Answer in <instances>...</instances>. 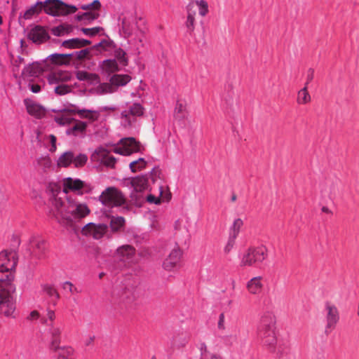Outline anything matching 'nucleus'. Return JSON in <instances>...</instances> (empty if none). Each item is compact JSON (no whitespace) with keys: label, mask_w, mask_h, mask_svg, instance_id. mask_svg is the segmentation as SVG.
Segmentation results:
<instances>
[{"label":"nucleus","mask_w":359,"mask_h":359,"mask_svg":"<svg viewBox=\"0 0 359 359\" xmlns=\"http://www.w3.org/2000/svg\"><path fill=\"white\" fill-rule=\"evenodd\" d=\"M43 290L46 294H47L50 297H55V299H58L60 298V295L55 288L50 285H43Z\"/></svg>","instance_id":"obj_47"},{"label":"nucleus","mask_w":359,"mask_h":359,"mask_svg":"<svg viewBox=\"0 0 359 359\" xmlns=\"http://www.w3.org/2000/svg\"><path fill=\"white\" fill-rule=\"evenodd\" d=\"M25 63V59L21 56H18L16 58H12L13 72L14 73L18 72L19 68L21 65Z\"/></svg>","instance_id":"obj_51"},{"label":"nucleus","mask_w":359,"mask_h":359,"mask_svg":"<svg viewBox=\"0 0 359 359\" xmlns=\"http://www.w3.org/2000/svg\"><path fill=\"white\" fill-rule=\"evenodd\" d=\"M62 46L68 48H81V39L79 38H73L71 39H68L64 41L62 43Z\"/></svg>","instance_id":"obj_44"},{"label":"nucleus","mask_w":359,"mask_h":359,"mask_svg":"<svg viewBox=\"0 0 359 359\" xmlns=\"http://www.w3.org/2000/svg\"><path fill=\"white\" fill-rule=\"evenodd\" d=\"M262 277L259 276L252 278L247 282L246 288L252 295L259 294L263 290Z\"/></svg>","instance_id":"obj_25"},{"label":"nucleus","mask_w":359,"mask_h":359,"mask_svg":"<svg viewBox=\"0 0 359 359\" xmlns=\"http://www.w3.org/2000/svg\"><path fill=\"white\" fill-rule=\"evenodd\" d=\"M189 341V337L186 333H179L172 338V344L175 348H182L187 346Z\"/></svg>","instance_id":"obj_31"},{"label":"nucleus","mask_w":359,"mask_h":359,"mask_svg":"<svg viewBox=\"0 0 359 359\" xmlns=\"http://www.w3.org/2000/svg\"><path fill=\"white\" fill-rule=\"evenodd\" d=\"M147 201L149 203L159 204L161 203V199L152 194H149L147 196Z\"/></svg>","instance_id":"obj_58"},{"label":"nucleus","mask_w":359,"mask_h":359,"mask_svg":"<svg viewBox=\"0 0 359 359\" xmlns=\"http://www.w3.org/2000/svg\"><path fill=\"white\" fill-rule=\"evenodd\" d=\"M28 39L36 44H41L50 39V36L45 27L36 25L30 29L27 34Z\"/></svg>","instance_id":"obj_18"},{"label":"nucleus","mask_w":359,"mask_h":359,"mask_svg":"<svg viewBox=\"0 0 359 359\" xmlns=\"http://www.w3.org/2000/svg\"><path fill=\"white\" fill-rule=\"evenodd\" d=\"M100 17L99 12L95 11H86L82 14H78L76 19L78 21H83L85 22H90L97 19Z\"/></svg>","instance_id":"obj_36"},{"label":"nucleus","mask_w":359,"mask_h":359,"mask_svg":"<svg viewBox=\"0 0 359 359\" xmlns=\"http://www.w3.org/2000/svg\"><path fill=\"white\" fill-rule=\"evenodd\" d=\"M196 12L197 8L195 7L194 2H190L186 6L187 16L184 27L187 33L191 36H194V31L197 25Z\"/></svg>","instance_id":"obj_13"},{"label":"nucleus","mask_w":359,"mask_h":359,"mask_svg":"<svg viewBox=\"0 0 359 359\" xmlns=\"http://www.w3.org/2000/svg\"><path fill=\"white\" fill-rule=\"evenodd\" d=\"M18 262L17 252L14 250H4L0 253V269L12 271Z\"/></svg>","instance_id":"obj_15"},{"label":"nucleus","mask_w":359,"mask_h":359,"mask_svg":"<svg viewBox=\"0 0 359 359\" xmlns=\"http://www.w3.org/2000/svg\"><path fill=\"white\" fill-rule=\"evenodd\" d=\"M95 153L100 156L101 163L109 168H114L116 162V158L108 154L103 148H99L95 150Z\"/></svg>","instance_id":"obj_30"},{"label":"nucleus","mask_w":359,"mask_h":359,"mask_svg":"<svg viewBox=\"0 0 359 359\" xmlns=\"http://www.w3.org/2000/svg\"><path fill=\"white\" fill-rule=\"evenodd\" d=\"M131 77L128 74H114L110 78L111 85L109 83H102L100 85V88L103 93H111L114 92L112 86H123L129 83Z\"/></svg>","instance_id":"obj_14"},{"label":"nucleus","mask_w":359,"mask_h":359,"mask_svg":"<svg viewBox=\"0 0 359 359\" xmlns=\"http://www.w3.org/2000/svg\"><path fill=\"white\" fill-rule=\"evenodd\" d=\"M34 248L38 250L39 254H42L46 250V242L41 238L33 239Z\"/></svg>","instance_id":"obj_46"},{"label":"nucleus","mask_w":359,"mask_h":359,"mask_svg":"<svg viewBox=\"0 0 359 359\" xmlns=\"http://www.w3.org/2000/svg\"><path fill=\"white\" fill-rule=\"evenodd\" d=\"M276 324L273 312L263 313L257 327V335L263 346L280 359L287 355L289 348L286 344L278 341Z\"/></svg>","instance_id":"obj_1"},{"label":"nucleus","mask_w":359,"mask_h":359,"mask_svg":"<svg viewBox=\"0 0 359 359\" xmlns=\"http://www.w3.org/2000/svg\"><path fill=\"white\" fill-rule=\"evenodd\" d=\"M125 224V219L123 217H113L110 222V226L113 231H119Z\"/></svg>","instance_id":"obj_39"},{"label":"nucleus","mask_w":359,"mask_h":359,"mask_svg":"<svg viewBox=\"0 0 359 359\" xmlns=\"http://www.w3.org/2000/svg\"><path fill=\"white\" fill-rule=\"evenodd\" d=\"M147 163L144 158H140L137 160L130 162L129 167L131 172H136L144 169L147 167Z\"/></svg>","instance_id":"obj_38"},{"label":"nucleus","mask_w":359,"mask_h":359,"mask_svg":"<svg viewBox=\"0 0 359 359\" xmlns=\"http://www.w3.org/2000/svg\"><path fill=\"white\" fill-rule=\"evenodd\" d=\"M222 339L226 346L236 348H242L247 342L246 335L241 333L225 335Z\"/></svg>","instance_id":"obj_19"},{"label":"nucleus","mask_w":359,"mask_h":359,"mask_svg":"<svg viewBox=\"0 0 359 359\" xmlns=\"http://www.w3.org/2000/svg\"><path fill=\"white\" fill-rule=\"evenodd\" d=\"M99 201L106 207L113 208L124 205L126 199L120 190L111 187L102 192L99 196Z\"/></svg>","instance_id":"obj_6"},{"label":"nucleus","mask_w":359,"mask_h":359,"mask_svg":"<svg viewBox=\"0 0 359 359\" xmlns=\"http://www.w3.org/2000/svg\"><path fill=\"white\" fill-rule=\"evenodd\" d=\"M62 288L65 290H67L71 294H78L81 292L80 289L75 287L71 282L66 281L63 283Z\"/></svg>","instance_id":"obj_49"},{"label":"nucleus","mask_w":359,"mask_h":359,"mask_svg":"<svg viewBox=\"0 0 359 359\" xmlns=\"http://www.w3.org/2000/svg\"><path fill=\"white\" fill-rule=\"evenodd\" d=\"M224 320H225L224 314L223 313H220V315L219 316V320H218V328L219 330H224L225 329Z\"/></svg>","instance_id":"obj_60"},{"label":"nucleus","mask_w":359,"mask_h":359,"mask_svg":"<svg viewBox=\"0 0 359 359\" xmlns=\"http://www.w3.org/2000/svg\"><path fill=\"white\" fill-rule=\"evenodd\" d=\"M103 29L100 27H95L93 28H82V32L87 36H93L97 34Z\"/></svg>","instance_id":"obj_53"},{"label":"nucleus","mask_w":359,"mask_h":359,"mask_svg":"<svg viewBox=\"0 0 359 359\" xmlns=\"http://www.w3.org/2000/svg\"><path fill=\"white\" fill-rule=\"evenodd\" d=\"M55 319V312L52 310H48L46 313V318L43 320V323H45L47 326L54 325Z\"/></svg>","instance_id":"obj_50"},{"label":"nucleus","mask_w":359,"mask_h":359,"mask_svg":"<svg viewBox=\"0 0 359 359\" xmlns=\"http://www.w3.org/2000/svg\"><path fill=\"white\" fill-rule=\"evenodd\" d=\"M42 11L52 16L66 15L67 4L60 0H46L41 1Z\"/></svg>","instance_id":"obj_10"},{"label":"nucleus","mask_w":359,"mask_h":359,"mask_svg":"<svg viewBox=\"0 0 359 359\" xmlns=\"http://www.w3.org/2000/svg\"><path fill=\"white\" fill-rule=\"evenodd\" d=\"M130 186L136 192H142L149 187L148 177L147 175H137L128 179Z\"/></svg>","instance_id":"obj_24"},{"label":"nucleus","mask_w":359,"mask_h":359,"mask_svg":"<svg viewBox=\"0 0 359 359\" xmlns=\"http://www.w3.org/2000/svg\"><path fill=\"white\" fill-rule=\"evenodd\" d=\"M201 355L202 356H205V353H206L208 351H207V346L205 345V344L203 343L201 344Z\"/></svg>","instance_id":"obj_64"},{"label":"nucleus","mask_w":359,"mask_h":359,"mask_svg":"<svg viewBox=\"0 0 359 359\" xmlns=\"http://www.w3.org/2000/svg\"><path fill=\"white\" fill-rule=\"evenodd\" d=\"M314 77V70L312 68H310L307 72L306 75V82L305 86H307V85L313 79Z\"/></svg>","instance_id":"obj_59"},{"label":"nucleus","mask_w":359,"mask_h":359,"mask_svg":"<svg viewBox=\"0 0 359 359\" xmlns=\"http://www.w3.org/2000/svg\"><path fill=\"white\" fill-rule=\"evenodd\" d=\"M236 237L229 236L227 243L224 248V252L225 254H229L233 248L236 243Z\"/></svg>","instance_id":"obj_52"},{"label":"nucleus","mask_w":359,"mask_h":359,"mask_svg":"<svg viewBox=\"0 0 359 359\" xmlns=\"http://www.w3.org/2000/svg\"><path fill=\"white\" fill-rule=\"evenodd\" d=\"M182 256V251L179 246H175L164 259L162 265L163 268L168 271H172L179 266Z\"/></svg>","instance_id":"obj_17"},{"label":"nucleus","mask_w":359,"mask_h":359,"mask_svg":"<svg viewBox=\"0 0 359 359\" xmlns=\"http://www.w3.org/2000/svg\"><path fill=\"white\" fill-rule=\"evenodd\" d=\"M243 225V222L241 219H236L232 226L230 228L229 236L236 237L238 236L240 230Z\"/></svg>","instance_id":"obj_40"},{"label":"nucleus","mask_w":359,"mask_h":359,"mask_svg":"<svg viewBox=\"0 0 359 359\" xmlns=\"http://www.w3.org/2000/svg\"><path fill=\"white\" fill-rule=\"evenodd\" d=\"M90 209L85 203H80L69 198L55 197L52 201L50 215L62 226H72L74 222L86 217Z\"/></svg>","instance_id":"obj_2"},{"label":"nucleus","mask_w":359,"mask_h":359,"mask_svg":"<svg viewBox=\"0 0 359 359\" xmlns=\"http://www.w3.org/2000/svg\"><path fill=\"white\" fill-rule=\"evenodd\" d=\"M67 15L69 14V13H75L76 11H77V8L75 6H69V5H67Z\"/></svg>","instance_id":"obj_63"},{"label":"nucleus","mask_w":359,"mask_h":359,"mask_svg":"<svg viewBox=\"0 0 359 359\" xmlns=\"http://www.w3.org/2000/svg\"><path fill=\"white\" fill-rule=\"evenodd\" d=\"M195 3V7H198L200 15L204 17L208 13V4L205 0H196L194 1Z\"/></svg>","instance_id":"obj_43"},{"label":"nucleus","mask_w":359,"mask_h":359,"mask_svg":"<svg viewBox=\"0 0 359 359\" xmlns=\"http://www.w3.org/2000/svg\"><path fill=\"white\" fill-rule=\"evenodd\" d=\"M50 350L57 354V359H71L69 357L74 352L71 346H60V344L58 345V348Z\"/></svg>","instance_id":"obj_33"},{"label":"nucleus","mask_w":359,"mask_h":359,"mask_svg":"<svg viewBox=\"0 0 359 359\" xmlns=\"http://www.w3.org/2000/svg\"><path fill=\"white\" fill-rule=\"evenodd\" d=\"M13 279L12 271L0 269V314L6 317H13L15 311V303L13 297L15 290Z\"/></svg>","instance_id":"obj_3"},{"label":"nucleus","mask_w":359,"mask_h":359,"mask_svg":"<svg viewBox=\"0 0 359 359\" xmlns=\"http://www.w3.org/2000/svg\"><path fill=\"white\" fill-rule=\"evenodd\" d=\"M144 108L137 102L127 104V108L121 113L120 118L125 128L130 127L136 122L137 118L143 116Z\"/></svg>","instance_id":"obj_8"},{"label":"nucleus","mask_w":359,"mask_h":359,"mask_svg":"<svg viewBox=\"0 0 359 359\" xmlns=\"http://www.w3.org/2000/svg\"><path fill=\"white\" fill-rule=\"evenodd\" d=\"M76 78L79 81H93L97 79V76L95 74L89 73L86 71H79L76 73Z\"/></svg>","instance_id":"obj_41"},{"label":"nucleus","mask_w":359,"mask_h":359,"mask_svg":"<svg viewBox=\"0 0 359 359\" xmlns=\"http://www.w3.org/2000/svg\"><path fill=\"white\" fill-rule=\"evenodd\" d=\"M43 85L35 83H29V88L30 90L34 93H38L41 90V87Z\"/></svg>","instance_id":"obj_57"},{"label":"nucleus","mask_w":359,"mask_h":359,"mask_svg":"<svg viewBox=\"0 0 359 359\" xmlns=\"http://www.w3.org/2000/svg\"><path fill=\"white\" fill-rule=\"evenodd\" d=\"M323 313L325 322V333L328 334L336 328L340 320V314L337 307L329 301L325 302Z\"/></svg>","instance_id":"obj_7"},{"label":"nucleus","mask_w":359,"mask_h":359,"mask_svg":"<svg viewBox=\"0 0 359 359\" xmlns=\"http://www.w3.org/2000/svg\"><path fill=\"white\" fill-rule=\"evenodd\" d=\"M42 12V6L41 1H37L34 5L32 6L23 14L25 20L31 19L33 16Z\"/></svg>","instance_id":"obj_35"},{"label":"nucleus","mask_w":359,"mask_h":359,"mask_svg":"<svg viewBox=\"0 0 359 359\" xmlns=\"http://www.w3.org/2000/svg\"><path fill=\"white\" fill-rule=\"evenodd\" d=\"M72 88L69 86L65 84H58L54 89V91L56 94L59 95H64L69 93H70Z\"/></svg>","instance_id":"obj_48"},{"label":"nucleus","mask_w":359,"mask_h":359,"mask_svg":"<svg viewBox=\"0 0 359 359\" xmlns=\"http://www.w3.org/2000/svg\"><path fill=\"white\" fill-rule=\"evenodd\" d=\"M27 111L31 116H33L37 118H41L46 114V109L40 104L35 102H27L25 103Z\"/></svg>","instance_id":"obj_28"},{"label":"nucleus","mask_w":359,"mask_h":359,"mask_svg":"<svg viewBox=\"0 0 359 359\" xmlns=\"http://www.w3.org/2000/svg\"><path fill=\"white\" fill-rule=\"evenodd\" d=\"M118 61L115 57L114 59H107L102 62V69L108 73H114L118 71Z\"/></svg>","instance_id":"obj_34"},{"label":"nucleus","mask_w":359,"mask_h":359,"mask_svg":"<svg viewBox=\"0 0 359 359\" xmlns=\"http://www.w3.org/2000/svg\"><path fill=\"white\" fill-rule=\"evenodd\" d=\"M135 255V248L129 245L119 247L116 250V255L118 259L128 264L133 262Z\"/></svg>","instance_id":"obj_23"},{"label":"nucleus","mask_w":359,"mask_h":359,"mask_svg":"<svg viewBox=\"0 0 359 359\" xmlns=\"http://www.w3.org/2000/svg\"><path fill=\"white\" fill-rule=\"evenodd\" d=\"M74 29L72 25L69 24H62L57 27H54L51 29V32L56 36H61L71 33Z\"/></svg>","instance_id":"obj_32"},{"label":"nucleus","mask_w":359,"mask_h":359,"mask_svg":"<svg viewBox=\"0 0 359 359\" xmlns=\"http://www.w3.org/2000/svg\"><path fill=\"white\" fill-rule=\"evenodd\" d=\"M48 327V334H49V348L50 349L58 348V345L61 343L62 329L60 326L56 325Z\"/></svg>","instance_id":"obj_21"},{"label":"nucleus","mask_w":359,"mask_h":359,"mask_svg":"<svg viewBox=\"0 0 359 359\" xmlns=\"http://www.w3.org/2000/svg\"><path fill=\"white\" fill-rule=\"evenodd\" d=\"M115 110H116V107L115 106H104V107H101V109L99 111H114Z\"/></svg>","instance_id":"obj_62"},{"label":"nucleus","mask_w":359,"mask_h":359,"mask_svg":"<svg viewBox=\"0 0 359 359\" xmlns=\"http://www.w3.org/2000/svg\"><path fill=\"white\" fill-rule=\"evenodd\" d=\"M72 73L68 71L57 70L50 73L47 76L49 84H59L60 83L70 81Z\"/></svg>","instance_id":"obj_22"},{"label":"nucleus","mask_w":359,"mask_h":359,"mask_svg":"<svg viewBox=\"0 0 359 359\" xmlns=\"http://www.w3.org/2000/svg\"><path fill=\"white\" fill-rule=\"evenodd\" d=\"M87 127V122L74 118L66 129L65 133L74 137H84L86 135Z\"/></svg>","instance_id":"obj_16"},{"label":"nucleus","mask_w":359,"mask_h":359,"mask_svg":"<svg viewBox=\"0 0 359 359\" xmlns=\"http://www.w3.org/2000/svg\"><path fill=\"white\" fill-rule=\"evenodd\" d=\"M86 227L90 229L91 234L95 239L101 238L107 231V225L104 224H95L89 223L86 225Z\"/></svg>","instance_id":"obj_29"},{"label":"nucleus","mask_w":359,"mask_h":359,"mask_svg":"<svg viewBox=\"0 0 359 359\" xmlns=\"http://www.w3.org/2000/svg\"><path fill=\"white\" fill-rule=\"evenodd\" d=\"M88 161V156L85 154H75L73 151H68L63 153L58 158L57 164L60 167H68L73 164L75 168L84 166Z\"/></svg>","instance_id":"obj_9"},{"label":"nucleus","mask_w":359,"mask_h":359,"mask_svg":"<svg viewBox=\"0 0 359 359\" xmlns=\"http://www.w3.org/2000/svg\"><path fill=\"white\" fill-rule=\"evenodd\" d=\"M53 111L77 114L80 118L88 119L91 122L97 121L100 116V111H98L86 109H80L77 106L72 104L60 109H53Z\"/></svg>","instance_id":"obj_11"},{"label":"nucleus","mask_w":359,"mask_h":359,"mask_svg":"<svg viewBox=\"0 0 359 359\" xmlns=\"http://www.w3.org/2000/svg\"><path fill=\"white\" fill-rule=\"evenodd\" d=\"M297 102L299 104H306L311 102V95H309L307 86H304L297 93Z\"/></svg>","instance_id":"obj_37"},{"label":"nucleus","mask_w":359,"mask_h":359,"mask_svg":"<svg viewBox=\"0 0 359 359\" xmlns=\"http://www.w3.org/2000/svg\"><path fill=\"white\" fill-rule=\"evenodd\" d=\"M73 53V56H75L77 59L83 60L89 55L90 50L88 48H86L79 51H75Z\"/></svg>","instance_id":"obj_54"},{"label":"nucleus","mask_w":359,"mask_h":359,"mask_svg":"<svg viewBox=\"0 0 359 359\" xmlns=\"http://www.w3.org/2000/svg\"><path fill=\"white\" fill-rule=\"evenodd\" d=\"M161 170L158 167H154L150 172V176L153 182H155L158 178H160Z\"/></svg>","instance_id":"obj_56"},{"label":"nucleus","mask_w":359,"mask_h":359,"mask_svg":"<svg viewBox=\"0 0 359 359\" xmlns=\"http://www.w3.org/2000/svg\"><path fill=\"white\" fill-rule=\"evenodd\" d=\"M95 49H99L100 51L106 52L107 55L114 56L118 63L122 66H126L128 63L126 53L120 47H118L111 39H103L98 43L93 46Z\"/></svg>","instance_id":"obj_5"},{"label":"nucleus","mask_w":359,"mask_h":359,"mask_svg":"<svg viewBox=\"0 0 359 359\" xmlns=\"http://www.w3.org/2000/svg\"><path fill=\"white\" fill-rule=\"evenodd\" d=\"M74 53H53L48 56L44 62L47 65L49 63L57 65H66L69 63V58L72 57Z\"/></svg>","instance_id":"obj_27"},{"label":"nucleus","mask_w":359,"mask_h":359,"mask_svg":"<svg viewBox=\"0 0 359 359\" xmlns=\"http://www.w3.org/2000/svg\"><path fill=\"white\" fill-rule=\"evenodd\" d=\"M185 105L183 103L177 101L175 107L174 112L176 115L183 114L185 111Z\"/></svg>","instance_id":"obj_55"},{"label":"nucleus","mask_w":359,"mask_h":359,"mask_svg":"<svg viewBox=\"0 0 359 359\" xmlns=\"http://www.w3.org/2000/svg\"><path fill=\"white\" fill-rule=\"evenodd\" d=\"M43 68L39 62H34L26 65L22 71V76L24 78L38 76Z\"/></svg>","instance_id":"obj_26"},{"label":"nucleus","mask_w":359,"mask_h":359,"mask_svg":"<svg viewBox=\"0 0 359 359\" xmlns=\"http://www.w3.org/2000/svg\"><path fill=\"white\" fill-rule=\"evenodd\" d=\"M50 140L51 143V147L50 149V151L53 152L56 150V137L54 135H50Z\"/></svg>","instance_id":"obj_61"},{"label":"nucleus","mask_w":359,"mask_h":359,"mask_svg":"<svg viewBox=\"0 0 359 359\" xmlns=\"http://www.w3.org/2000/svg\"><path fill=\"white\" fill-rule=\"evenodd\" d=\"M54 120L60 126H68L72 122L74 118L65 115H58L54 117Z\"/></svg>","instance_id":"obj_45"},{"label":"nucleus","mask_w":359,"mask_h":359,"mask_svg":"<svg viewBox=\"0 0 359 359\" xmlns=\"http://www.w3.org/2000/svg\"><path fill=\"white\" fill-rule=\"evenodd\" d=\"M86 187L85 182L79 179H74L72 177H67L63 180V191L65 194L69 191L77 192L78 194H83L82 189Z\"/></svg>","instance_id":"obj_20"},{"label":"nucleus","mask_w":359,"mask_h":359,"mask_svg":"<svg viewBox=\"0 0 359 359\" xmlns=\"http://www.w3.org/2000/svg\"><path fill=\"white\" fill-rule=\"evenodd\" d=\"M140 149V142L134 137H126L120 140L118 147L114 149V152L123 156H129L139 151Z\"/></svg>","instance_id":"obj_12"},{"label":"nucleus","mask_w":359,"mask_h":359,"mask_svg":"<svg viewBox=\"0 0 359 359\" xmlns=\"http://www.w3.org/2000/svg\"><path fill=\"white\" fill-rule=\"evenodd\" d=\"M101 8V4L99 0H94L93 2L80 6V8L87 11L99 12Z\"/></svg>","instance_id":"obj_42"},{"label":"nucleus","mask_w":359,"mask_h":359,"mask_svg":"<svg viewBox=\"0 0 359 359\" xmlns=\"http://www.w3.org/2000/svg\"><path fill=\"white\" fill-rule=\"evenodd\" d=\"M268 257L267 248L264 245L249 247L241 255L240 266L251 267L262 264Z\"/></svg>","instance_id":"obj_4"}]
</instances>
